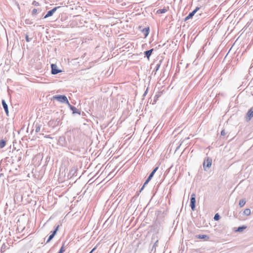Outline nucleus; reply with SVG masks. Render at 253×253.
<instances>
[{
	"mask_svg": "<svg viewBox=\"0 0 253 253\" xmlns=\"http://www.w3.org/2000/svg\"><path fill=\"white\" fill-rule=\"evenodd\" d=\"M244 214L246 215H249L251 214V210L250 209H246L244 211Z\"/></svg>",
	"mask_w": 253,
	"mask_h": 253,
	"instance_id": "nucleus-21",
	"label": "nucleus"
},
{
	"mask_svg": "<svg viewBox=\"0 0 253 253\" xmlns=\"http://www.w3.org/2000/svg\"><path fill=\"white\" fill-rule=\"evenodd\" d=\"M253 117V107L251 108L247 113V120L250 121Z\"/></svg>",
	"mask_w": 253,
	"mask_h": 253,
	"instance_id": "nucleus-9",
	"label": "nucleus"
},
{
	"mask_svg": "<svg viewBox=\"0 0 253 253\" xmlns=\"http://www.w3.org/2000/svg\"><path fill=\"white\" fill-rule=\"evenodd\" d=\"M158 167H156L151 172L152 173H153L154 174L155 173V172H156V171L158 170Z\"/></svg>",
	"mask_w": 253,
	"mask_h": 253,
	"instance_id": "nucleus-33",
	"label": "nucleus"
},
{
	"mask_svg": "<svg viewBox=\"0 0 253 253\" xmlns=\"http://www.w3.org/2000/svg\"><path fill=\"white\" fill-rule=\"evenodd\" d=\"M212 163V159L210 157H206L203 163V167L205 171H207L208 169L211 167Z\"/></svg>",
	"mask_w": 253,
	"mask_h": 253,
	"instance_id": "nucleus-2",
	"label": "nucleus"
},
{
	"mask_svg": "<svg viewBox=\"0 0 253 253\" xmlns=\"http://www.w3.org/2000/svg\"><path fill=\"white\" fill-rule=\"evenodd\" d=\"M167 11V10L166 8L160 9L157 11V13L162 14V13H166Z\"/></svg>",
	"mask_w": 253,
	"mask_h": 253,
	"instance_id": "nucleus-18",
	"label": "nucleus"
},
{
	"mask_svg": "<svg viewBox=\"0 0 253 253\" xmlns=\"http://www.w3.org/2000/svg\"><path fill=\"white\" fill-rule=\"evenodd\" d=\"M56 121L57 122V123H58H58L60 122V120H59V119H56Z\"/></svg>",
	"mask_w": 253,
	"mask_h": 253,
	"instance_id": "nucleus-36",
	"label": "nucleus"
},
{
	"mask_svg": "<svg viewBox=\"0 0 253 253\" xmlns=\"http://www.w3.org/2000/svg\"><path fill=\"white\" fill-rule=\"evenodd\" d=\"M6 145V141L4 139L0 140V148H3Z\"/></svg>",
	"mask_w": 253,
	"mask_h": 253,
	"instance_id": "nucleus-15",
	"label": "nucleus"
},
{
	"mask_svg": "<svg viewBox=\"0 0 253 253\" xmlns=\"http://www.w3.org/2000/svg\"><path fill=\"white\" fill-rule=\"evenodd\" d=\"M68 106L70 110L72 111L73 114H78L79 115H81V111L77 109L75 107L71 105L70 104L68 105Z\"/></svg>",
	"mask_w": 253,
	"mask_h": 253,
	"instance_id": "nucleus-8",
	"label": "nucleus"
},
{
	"mask_svg": "<svg viewBox=\"0 0 253 253\" xmlns=\"http://www.w3.org/2000/svg\"><path fill=\"white\" fill-rule=\"evenodd\" d=\"M246 228V226H239L236 230V231L241 232L243 231Z\"/></svg>",
	"mask_w": 253,
	"mask_h": 253,
	"instance_id": "nucleus-17",
	"label": "nucleus"
},
{
	"mask_svg": "<svg viewBox=\"0 0 253 253\" xmlns=\"http://www.w3.org/2000/svg\"><path fill=\"white\" fill-rule=\"evenodd\" d=\"M32 4L35 6H39L40 5V4L38 2L36 1V0H34L33 1Z\"/></svg>",
	"mask_w": 253,
	"mask_h": 253,
	"instance_id": "nucleus-30",
	"label": "nucleus"
},
{
	"mask_svg": "<svg viewBox=\"0 0 253 253\" xmlns=\"http://www.w3.org/2000/svg\"><path fill=\"white\" fill-rule=\"evenodd\" d=\"M52 99L53 100H56L59 102L65 103L68 105L70 104L67 97L65 95H56L52 97Z\"/></svg>",
	"mask_w": 253,
	"mask_h": 253,
	"instance_id": "nucleus-1",
	"label": "nucleus"
},
{
	"mask_svg": "<svg viewBox=\"0 0 253 253\" xmlns=\"http://www.w3.org/2000/svg\"><path fill=\"white\" fill-rule=\"evenodd\" d=\"M190 206L192 210L194 211L196 207V194L194 193L191 195Z\"/></svg>",
	"mask_w": 253,
	"mask_h": 253,
	"instance_id": "nucleus-3",
	"label": "nucleus"
},
{
	"mask_svg": "<svg viewBox=\"0 0 253 253\" xmlns=\"http://www.w3.org/2000/svg\"><path fill=\"white\" fill-rule=\"evenodd\" d=\"M153 50H154V49L152 48L150 50L145 51L144 52L145 56V57H146L148 59H149V58H150V56L151 55L152 53Z\"/></svg>",
	"mask_w": 253,
	"mask_h": 253,
	"instance_id": "nucleus-12",
	"label": "nucleus"
},
{
	"mask_svg": "<svg viewBox=\"0 0 253 253\" xmlns=\"http://www.w3.org/2000/svg\"><path fill=\"white\" fill-rule=\"evenodd\" d=\"M51 73L53 75H56L59 73H61L62 71L57 68L56 64H52L51 65Z\"/></svg>",
	"mask_w": 253,
	"mask_h": 253,
	"instance_id": "nucleus-4",
	"label": "nucleus"
},
{
	"mask_svg": "<svg viewBox=\"0 0 253 253\" xmlns=\"http://www.w3.org/2000/svg\"><path fill=\"white\" fill-rule=\"evenodd\" d=\"M161 61H162L161 60L160 61L159 63L157 64L156 67L155 68V71L156 72H157L159 70V68L160 67Z\"/></svg>",
	"mask_w": 253,
	"mask_h": 253,
	"instance_id": "nucleus-25",
	"label": "nucleus"
},
{
	"mask_svg": "<svg viewBox=\"0 0 253 253\" xmlns=\"http://www.w3.org/2000/svg\"><path fill=\"white\" fill-rule=\"evenodd\" d=\"M197 238L201 239H206L207 240L209 238V237L206 235H199L197 236Z\"/></svg>",
	"mask_w": 253,
	"mask_h": 253,
	"instance_id": "nucleus-14",
	"label": "nucleus"
},
{
	"mask_svg": "<svg viewBox=\"0 0 253 253\" xmlns=\"http://www.w3.org/2000/svg\"><path fill=\"white\" fill-rule=\"evenodd\" d=\"M142 32L143 33L145 38L147 37L149 33V28H145L142 30Z\"/></svg>",
	"mask_w": 253,
	"mask_h": 253,
	"instance_id": "nucleus-13",
	"label": "nucleus"
},
{
	"mask_svg": "<svg viewBox=\"0 0 253 253\" xmlns=\"http://www.w3.org/2000/svg\"><path fill=\"white\" fill-rule=\"evenodd\" d=\"M1 103L5 113L6 114L7 116H8V108L7 104H6L5 101L3 99L2 100Z\"/></svg>",
	"mask_w": 253,
	"mask_h": 253,
	"instance_id": "nucleus-10",
	"label": "nucleus"
},
{
	"mask_svg": "<svg viewBox=\"0 0 253 253\" xmlns=\"http://www.w3.org/2000/svg\"><path fill=\"white\" fill-rule=\"evenodd\" d=\"M199 9V7H197L193 11H192L191 12H190L189 13V14L188 15V16L185 18L184 21H186L189 20V19L191 18L195 15V14L197 12V11Z\"/></svg>",
	"mask_w": 253,
	"mask_h": 253,
	"instance_id": "nucleus-7",
	"label": "nucleus"
},
{
	"mask_svg": "<svg viewBox=\"0 0 253 253\" xmlns=\"http://www.w3.org/2000/svg\"><path fill=\"white\" fill-rule=\"evenodd\" d=\"M246 201L245 199H242L240 200L239 205L240 207H243L246 204Z\"/></svg>",
	"mask_w": 253,
	"mask_h": 253,
	"instance_id": "nucleus-16",
	"label": "nucleus"
},
{
	"mask_svg": "<svg viewBox=\"0 0 253 253\" xmlns=\"http://www.w3.org/2000/svg\"><path fill=\"white\" fill-rule=\"evenodd\" d=\"M77 172V168L75 167H72L69 171L68 174V177L71 178L74 176H77L76 173Z\"/></svg>",
	"mask_w": 253,
	"mask_h": 253,
	"instance_id": "nucleus-5",
	"label": "nucleus"
},
{
	"mask_svg": "<svg viewBox=\"0 0 253 253\" xmlns=\"http://www.w3.org/2000/svg\"><path fill=\"white\" fill-rule=\"evenodd\" d=\"M158 243V241L157 240L154 244L153 245V248H152V250H153V249L155 248H156V247L157 246V244Z\"/></svg>",
	"mask_w": 253,
	"mask_h": 253,
	"instance_id": "nucleus-34",
	"label": "nucleus"
},
{
	"mask_svg": "<svg viewBox=\"0 0 253 253\" xmlns=\"http://www.w3.org/2000/svg\"><path fill=\"white\" fill-rule=\"evenodd\" d=\"M59 227V225H57L53 231H51V234L53 235L54 236L57 233V232L58 230Z\"/></svg>",
	"mask_w": 253,
	"mask_h": 253,
	"instance_id": "nucleus-20",
	"label": "nucleus"
},
{
	"mask_svg": "<svg viewBox=\"0 0 253 253\" xmlns=\"http://www.w3.org/2000/svg\"><path fill=\"white\" fill-rule=\"evenodd\" d=\"M37 11H38V10L36 8H34L32 11V15H35L37 13Z\"/></svg>",
	"mask_w": 253,
	"mask_h": 253,
	"instance_id": "nucleus-31",
	"label": "nucleus"
},
{
	"mask_svg": "<svg viewBox=\"0 0 253 253\" xmlns=\"http://www.w3.org/2000/svg\"><path fill=\"white\" fill-rule=\"evenodd\" d=\"M25 23L27 24H32L33 23L29 19H26L25 20Z\"/></svg>",
	"mask_w": 253,
	"mask_h": 253,
	"instance_id": "nucleus-32",
	"label": "nucleus"
},
{
	"mask_svg": "<svg viewBox=\"0 0 253 253\" xmlns=\"http://www.w3.org/2000/svg\"><path fill=\"white\" fill-rule=\"evenodd\" d=\"M25 39L27 42H30L32 40V38H29L27 35H26Z\"/></svg>",
	"mask_w": 253,
	"mask_h": 253,
	"instance_id": "nucleus-29",
	"label": "nucleus"
},
{
	"mask_svg": "<svg viewBox=\"0 0 253 253\" xmlns=\"http://www.w3.org/2000/svg\"><path fill=\"white\" fill-rule=\"evenodd\" d=\"M150 180H148V179H147L145 181V182H144L143 185L142 186V187H141V188L140 189V191H139V192H141L143 189H144V187L148 183V182L150 181Z\"/></svg>",
	"mask_w": 253,
	"mask_h": 253,
	"instance_id": "nucleus-23",
	"label": "nucleus"
},
{
	"mask_svg": "<svg viewBox=\"0 0 253 253\" xmlns=\"http://www.w3.org/2000/svg\"><path fill=\"white\" fill-rule=\"evenodd\" d=\"M154 175V174L153 173L151 172L150 174H149V176L148 177L147 179L149 180H151V179L152 178V177H153Z\"/></svg>",
	"mask_w": 253,
	"mask_h": 253,
	"instance_id": "nucleus-27",
	"label": "nucleus"
},
{
	"mask_svg": "<svg viewBox=\"0 0 253 253\" xmlns=\"http://www.w3.org/2000/svg\"><path fill=\"white\" fill-rule=\"evenodd\" d=\"M65 251V249L63 246H62L60 249L59 250L58 253H63V252Z\"/></svg>",
	"mask_w": 253,
	"mask_h": 253,
	"instance_id": "nucleus-28",
	"label": "nucleus"
},
{
	"mask_svg": "<svg viewBox=\"0 0 253 253\" xmlns=\"http://www.w3.org/2000/svg\"><path fill=\"white\" fill-rule=\"evenodd\" d=\"M94 250V249H93V250H92V251L89 253H92V252Z\"/></svg>",
	"mask_w": 253,
	"mask_h": 253,
	"instance_id": "nucleus-37",
	"label": "nucleus"
},
{
	"mask_svg": "<svg viewBox=\"0 0 253 253\" xmlns=\"http://www.w3.org/2000/svg\"><path fill=\"white\" fill-rule=\"evenodd\" d=\"M150 180H148V179H147L145 181V182H144L143 185L142 186V187H141V188L140 189V191H139V192H141L143 189H144V187L148 183V182L150 181Z\"/></svg>",
	"mask_w": 253,
	"mask_h": 253,
	"instance_id": "nucleus-22",
	"label": "nucleus"
},
{
	"mask_svg": "<svg viewBox=\"0 0 253 253\" xmlns=\"http://www.w3.org/2000/svg\"><path fill=\"white\" fill-rule=\"evenodd\" d=\"M60 6L55 7L53 8H52L51 10L48 11L46 14L43 17V19L47 18L50 16H51L53 15V14L55 12V11L57 10V9L59 8H60Z\"/></svg>",
	"mask_w": 253,
	"mask_h": 253,
	"instance_id": "nucleus-6",
	"label": "nucleus"
},
{
	"mask_svg": "<svg viewBox=\"0 0 253 253\" xmlns=\"http://www.w3.org/2000/svg\"><path fill=\"white\" fill-rule=\"evenodd\" d=\"M220 218V215L218 214V213H216L215 214L214 216V219L215 220H218Z\"/></svg>",
	"mask_w": 253,
	"mask_h": 253,
	"instance_id": "nucleus-26",
	"label": "nucleus"
},
{
	"mask_svg": "<svg viewBox=\"0 0 253 253\" xmlns=\"http://www.w3.org/2000/svg\"><path fill=\"white\" fill-rule=\"evenodd\" d=\"M54 236L52 235L51 234L49 235V236L48 237L47 241H46V243H49L54 237Z\"/></svg>",
	"mask_w": 253,
	"mask_h": 253,
	"instance_id": "nucleus-24",
	"label": "nucleus"
},
{
	"mask_svg": "<svg viewBox=\"0 0 253 253\" xmlns=\"http://www.w3.org/2000/svg\"><path fill=\"white\" fill-rule=\"evenodd\" d=\"M8 244L3 243L1 247L0 253H3L7 249L9 248Z\"/></svg>",
	"mask_w": 253,
	"mask_h": 253,
	"instance_id": "nucleus-11",
	"label": "nucleus"
},
{
	"mask_svg": "<svg viewBox=\"0 0 253 253\" xmlns=\"http://www.w3.org/2000/svg\"><path fill=\"white\" fill-rule=\"evenodd\" d=\"M221 135H225V132L224 130H222L221 131Z\"/></svg>",
	"mask_w": 253,
	"mask_h": 253,
	"instance_id": "nucleus-35",
	"label": "nucleus"
},
{
	"mask_svg": "<svg viewBox=\"0 0 253 253\" xmlns=\"http://www.w3.org/2000/svg\"><path fill=\"white\" fill-rule=\"evenodd\" d=\"M35 131L36 132H38L40 131L41 126L38 123L35 124Z\"/></svg>",
	"mask_w": 253,
	"mask_h": 253,
	"instance_id": "nucleus-19",
	"label": "nucleus"
}]
</instances>
